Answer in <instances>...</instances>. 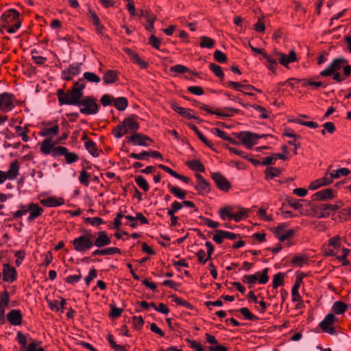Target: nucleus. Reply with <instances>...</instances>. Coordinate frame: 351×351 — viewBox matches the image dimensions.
Instances as JSON below:
<instances>
[{"mask_svg": "<svg viewBox=\"0 0 351 351\" xmlns=\"http://www.w3.org/2000/svg\"><path fill=\"white\" fill-rule=\"evenodd\" d=\"M172 109L180 114L183 117L188 118L189 119L198 120L199 117L196 116L193 110L189 108H184L180 106L178 104L173 103L171 104Z\"/></svg>", "mask_w": 351, "mask_h": 351, "instance_id": "15", "label": "nucleus"}, {"mask_svg": "<svg viewBox=\"0 0 351 351\" xmlns=\"http://www.w3.org/2000/svg\"><path fill=\"white\" fill-rule=\"evenodd\" d=\"M110 243L111 239L106 232L104 231H99L97 233V237H95V241H93V246L100 248L110 245Z\"/></svg>", "mask_w": 351, "mask_h": 351, "instance_id": "16", "label": "nucleus"}, {"mask_svg": "<svg viewBox=\"0 0 351 351\" xmlns=\"http://www.w3.org/2000/svg\"><path fill=\"white\" fill-rule=\"evenodd\" d=\"M274 233L281 242L289 241L294 236V230L289 229L285 223L278 226L274 230Z\"/></svg>", "mask_w": 351, "mask_h": 351, "instance_id": "6", "label": "nucleus"}, {"mask_svg": "<svg viewBox=\"0 0 351 351\" xmlns=\"http://www.w3.org/2000/svg\"><path fill=\"white\" fill-rule=\"evenodd\" d=\"M284 282V274L278 273L274 276L273 279V287L276 289L278 287L283 285Z\"/></svg>", "mask_w": 351, "mask_h": 351, "instance_id": "45", "label": "nucleus"}, {"mask_svg": "<svg viewBox=\"0 0 351 351\" xmlns=\"http://www.w3.org/2000/svg\"><path fill=\"white\" fill-rule=\"evenodd\" d=\"M219 214L223 220L233 219V213L230 207H223L219 209Z\"/></svg>", "mask_w": 351, "mask_h": 351, "instance_id": "34", "label": "nucleus"}, {"mask_svg": "<svg viewBox=\"0 0 351 351\" xmlns=\"http://www.w3.org/2000/svg\"><path fill=\"white\" fill-rule=\"evenodd\" d=\"M43 209L38 206L37 204L34 203H30V207H29V215L27 218V220L29 221H32V220L35 219L36 218L40 216L43 213Z\"/></svg>", "mask_w": 351, "mask_h": 351, "instance_id": "25", "label": "nucleus"}, {"mask_svg": "<svg viewBox=\"0 0 351 351\" xmlns=\"http://www.w3.org/2000/svg\"><path fill=\"white\" fill-rule=\"evenodd\" d=\"M20 163L17 160H13L7 171H5L8 180H15L19 174Z\"/></svg>", "mask_w": 351, "mask_h": 351, "instance_id": "17", "label": "nucleus"}, {"mask_svg": "<svg viewBox=\"0 0 351 351\" xmlns=\"http://www.w3.org/2000/svg\"><path fill=\"white\" fill-rule=\"evenodd\" d=\"M347 306H348L345 303L337 301L333 304L332 308L334 313L339 315L343 313L346 311Z\"/></svg>", "mask_w": 351, "mask_h": 351, "instance_id": "35", "label": "nucleus"}, {"mask_svg": "<svg viewBox=\"0 0 351 351\" xmlns=\"http://www.w3.org/2000/svg\"><path fill=\"white\" fill-rule=\"evenodd\" d=\"M89 178L88 173L85 170H82L79 176V181L81 184L87 186L89 184Z\"/></svg>", "mask_w": 351, "mask_h": 351, "instance_id": "56", "label": "nucleus"}, {"mask_svg": "<svg viewBox=\"0 0 351 351\" xmlns=\"http://www.w3.org/2000/svg\"><path fill=\"white\" fill-rule=\"evenodd\" d=\"M182 208V204L178 202H173L171 204V208L168 210L167 214L169 216H173L174 214Z\"/></svg>", "mask_w": 351, "mask_h": 351, "instance_id": "49", "label": "nucleus"}, {"mask_svg": "<svg viewBox=\"0 0 351 351\" xmlns=\"http://www.w3.org/2000/svg\"><path fill=\"white\" fill-rule=\"evenodd\" d=\"M350 173V171L347 168H341L337 170L332 171L331 173V176L333 178H339L341 176H347Z\"/></svg>", "mask_w": 351, "mask_h": 351, "instance_id": "46", "label": "nucleus"}, {"mask_svg": "<svg viewBox=\"0 0 351 351\" xmlns=\"http://www.w3.org/2000/svg\"><path fill=\"white\" fill-rule=\"evenodd\" d=\"M3 16L7 19L8 23L11 21H14L13 25L8 27L7 31L8 33L14 34L21 27V23L19 20V14L15 10H10L8 12L5 13Z\"/></svg>", "mask_w": 351, "mask_h": 351, "instance_id": "7", "label": "nucleus"}, {"mask_svg": "<svg viewBox=\"0 0 351 351\" xmlns=\"http://www.w3.org/2000/svg\"><path fill=\"white\" fill-rule=\"evenodd\" d=\"M128 141L132 143L134 145L147 147L149 145V143L152 142V140L146 135L141 133H136L132 134L128 138Z\"/></svg>", "mask_w": 351, "mask_h": 351, "instance_id": "11", "label": "nucleus"}, {"mask_svg": "<svg viewBox=\"0 0 351 351\" xmlns=\"http://www.w3.org/2000/svg\"><path fill=\"white\" fill-rule=\"evenodd\" d=\"M10 297L8 291L0 294V307L7 308L9 305Z\"/></svg>", "mask_w": 351, "mask_h": 351, "instance_id": "42", "label": "nucleus"}, {"mask_svg": "<svg viewBox=\"0 0 351 351\" xmlns=\"http://www.w3.org/2000/svg\"><path fill=\"white\" fill-rule=\"evenodd\" d=\"M338 250L333 248L329 244L324 247V252L327 256H336L337 255Z\"/></svg>", "mask_w": 351, "mask_h": 351, "instance_id": "63", "label": "nucleus"}, {"mask_svg": "<svg viewBox=\"0 0 351 351\" xmlns=\"http://www.w3.org/2000/svg\"><path fill=\"white\" fill-rule=\"evenodd\" d=\"M247 216V211L244 209L241 208L238 213H233V220L236 222H239L241 220L245 219Z\"/></svg>", "mask_w": 351, "mask_h": 351, "instance_id": "48", "label": "nucleus"}, {"mask_svg": "<svg viewBox=\"0 0 351 351\" xmlns=\"http://www.w3.org/2000/svg\"><path fill=\"white\" fill-rule=\"evenodd\" d=\"M56 144H58L57 142H53L51 138H46L40 144V151L44 155H52Z\"/></svg>", "mask_w": 351, "mask_h": 351, "instance_id": "18", "label": "nucleus"}, {"mask_svg": "<svg viewBox=\"0 0 351 351\" xmlns=\"http://www.w3.org/2000/svg\"><path fill=\"white\" fill-rule=\"evenodd\" d=\"M341 238L339 236H335L328 241V244L332 246L333 248L339 249L341 247Z\"/></svg>", "mask_w": 351, "mask_h": 351, "instance_id": "61", "label": "nucleus"}, {"mask_svg": "<svg viewBox=\"0 0 351 351\" xmlns=\"http://www.w3.org/2000/svg\"><path fill=\"white\" fill-rule=\"evenodd\" d=\"M198 193L202 195H204L210 191V186L206 180H202L197 182V185L195 186Z\"/></svg>", "mask_w": 351, "mask_h": 351, "instance_id": "28", "label": "nucleus"}, {"mask_svg": "<svg viewBox=\"0 0 351 351\" xmlns=\"http://www.w3.org/2000/svg\"><path fill=\"white\" fill-rule=\"evenodd\" d=\"M114 106L118 110H124L128 106V100L123 97L114 99Z\"/></svg>", "mask_w": 351, "mask_h": 351, "instance_id": "33", "label": "nucleus"}, {"mask_svg": "<svg viewBox=\"0 0 351 351\" xmlns=\"http://www.w3.org/2000/svg\"><path fill=\"white\" fill-rule=\"evenodd\" d=\"M199 46L202 48H212L214 46V40L208 36H201Z\"/></svg>", "mask_w": 351, "mask_h": 351, "instance_id": "38", "label": "nucleus"}, {"mask_svg": "<svg viewBox=\"0 0 351 351\" xmlns=\"http://www.w3.org/2000/svg\"><path fill=\"white\" fill-rule=\"evenodd\" d=\"M85 88V83L82 80L76 82L72 90L64 93L62 90L58 91V97L61 105L78 106L83 95L82 90Z\"/></svg>", "mask_w": 351, "mask_h": 351, "instance_id": "1", "label": "nucleus"}, {"mask_svg": "<svg viewBox=\"0 0 351 351\" xmlns=\"http://www.w3.org/2000/svg\"><path fill=\"white\" fill-rule=\"evenodd\" d=\"M83 76L84 79L90 82L98 84L101 81L100 77L92 72H85Z\"/></svg>", "mask_w": 351, "mask_h": 351, "instance_id": "43", "label": "nucleus"}, {"mask_svg": "<svg viewBox=\"0 0 351 351\" xmlns=\"http://www.w3.org/2000/svg\"><path fill=\"white\" fill-rule=\"evenodd\" d=\"M278 174H279V171L277 169L274 168V167H269V168H267V169L265 170L266 178L268 180L272 179L274 177L278 176Z\"/></svg>", "mask_w": 351, "mask_h": 351, "instance_id": "58", "label": "nucleus"}, {"mask_svg": "<svg viewBox=\"0 0 351 351\" xmlns=\"http://www.w3.org/2000/svg\"><path fill=\"white\" fill-rule=\"evenodd\" d=\"M189 167L196 171L204 172L205 168L202 163L198 160H191L186 162Z\"/></svg>", "mask_w": 351, "mask_h": 351, "instance_id": "32", "label": "nucleus"}, {"mask_svg": "<svg viewBox=\"0 0 351 351\" xmlns=\"http://www.w3.org/2000/svg\"><path fill=\"white\" fill-rule=\"evenodd\" d=\"M3 280L8 282H12L16 278V269L10 267L9 264H5L3 270Z\"/></svg>", "mask_w": 351, "mask_h": 351, "instance_id": "19", "label": "nucleus"}, {"mask_svg": "<svg viewBox=\"0 0 351 351\" xmlns=\"http://www.w3.org/2000/svg\"><path fill=\"white\" fill-rule=\"evenodd\" d=\"M227 84L229 87L232 88L237 91L241 92V91H243V89H244L245 90H255L257 92H259V93L261 92V90L256 89L255 87H254L253 86L250 85V84H242L240 82H232V81H230V82H227Z\"/></svg>", "mask_w": 351, "mask_h": 351, "instance_id": "22", "label": "nucleus"}, {"mask_svg": "<svg viewBox=\"0 0 351 351\" xmlns=\"http://www.w3.org/2000/svg\"><path fill=\"white\" fill-rule=\"evenodd\" d=\"M212 178L217 187L223 191H228L230 188V184L228 180L219 173H213Z\"/></svg>", "mask_w": 351, "mask_h": 351, "instance_id": "13", "label": "nucleus"}, {"mask_svg": "<svg viewBox=\"0 0 351 351\" xmlns=\"http://www.w3.org/2000/svg\"><path fill=\"white\" fill-rule=\"evenodd\" d=\"M114 101V98L108 94L104 95L101 98V103L104 106H108Z\"/></svg>", "mask_w": 351, "mask_h": 351, "instance_id": "64", "label": "nucleus"}, {"mask_svg": "<svg viewBox=\"0 0 351 351\" xmlns=\"http://www.w3.org/2000/svg\"><path fill=\"white\" fill-rule=\"evenodd\" d=\"M274 56H270L267 53H263V57L267 61L265 66L269 71L275 73L277 68V61L274 59Z\"/></svg>", "mask_w": 351, "mask_h": 351, "instance_id": "27", "label": "nucleus"}, {"mask_svg": "<svg viewBox=\"0 0 351 351\" xmlns=\"http://www.w3.org/2000/svg\"><path fill=\"white\" fill-rule=\"evenodd\" d=\"M210 69L219 77H223L224 74L219 66L216 64L210 63L209 64Z\"/></svg>", "mask_w": 351, "mask_h": 351, "instance_id": "51", "label": "nucleus"}, {"mask_svg": "<svg viewBox=\"0 0 351 351\" xmlns=\"http://www.w3.org/2000/svg\"><path fill=\"white\" fill-rule=\"evenodd\" d=\"M85 147L87 151L94 157H97L99 155L100 150L97 147L95 143L93 141H88L85 143Z\"/></svg>", "mask_w": 351, "mask_h": 351, "instance_id": "30", "label": "nucleus"}, {"mask_svg": "<svg viewBox=\"0 0 351 351\" xmlns=\"http://www.w3.org/2000/svg\"><path fill=\"white\" fill-rule=\"evenodd\" d=\"M81 71V64L74 63L69 66L68 69V73L72 75H75L80 73Z\"/></svg>", "mask_w": 351, "mask_h": 351, "instance_id": "52", "label": "nucleus"}, {"mask_svg": "<svg viewBox=\"0 0 351 351\" xmlns=\"http://www.w3.org/2000/svg\"><path fill=\"white\" fill-rule=\"evenodd\" d=\"M93 236L90 233L81 234L72 241L73 249L80 253H84L93 247Z\"/></svg>", "mask_w": 351, "mask_h": 351, "instance_id": "3", "label": "nucleus"}, {"mask_svg": "<svg viewBox=\"0 0 351 351\" xmlns=\"http://www.w3.org/2000/svg\"><path fill=\"white\" fill-rule=\"evenodd\" d=\"M187 71H189V69L186 66L182 64H177L170 68V72L174 73L176 74L183 73Z\"/></svg>", "mask_w": 351, "mask_h": 351, "instance_id": "53", "label": "nucleus"}, {"mask_svg": "<svg viewBox=\"0 0 351 351\" xmlns=\"http://www.w3.org/2000/svg\"><path fill=\"white\" fill-rule=\"evenodd\" d=\"M80 112L84 114H95L98 112V105L90 97H86L80 101Z\"/></svg>", "mask_w": 351, "mask_h": 351, "instance_id": "5", "label": "nucleus"}, {"mask_svg": "<svg viewBox=\"0 0 351 351\" xmlns=\"http://www.w3.org/2000/svg\"><path fill=\"white\" fill-rule=\"evenodd\" d=\"M64 200L62 198H56L55 197H49L47 199L40 200V203L46 207H56L61 206L64 204Z\"/></svg>", "mask_w": 351, "mask_h": 351, "instance_id": "24", "label": "nucleus"}, {"mask_svg": "<svg viewBox=\"0 0 351 351\" xmlns=\"http://www.w3.org/2000/svg\"><path fill=\"white\" fill-rule=\"evenodd\" d=\"M66 304V300L62 299L60 302L58 301H53L49 303L50 308L52 310L63 311L64 306Z\"/></svg>", "mask_w": 351, "mask_h": 351, "instance_id": "44", "label": "nucleus"}, {"mask_svg": "<svg viewBox=\"0 0 351 351\" xmlns=\"http://www.w3.org/2000/svg\"><path fill=\"white\" fill-rule=\"evenodd\" d=\"M240 313L248 320H254L256 317L250 311V310L243 307L239 309Z\"/></svg>", "mask_w": 351, "mask_h": 351, "instance_id": "62", "label": "nucleus"}, {"mask_svg": "<svg viewBox=\"0 0 351 351\" xmlns=\"http://www.w3.org/2000/svg\"><path fill=\"white\" fill-rule=\"evenodd\" d=\"M9 322L14 326H19L22 323V314L19 310H12L7 315Z\"/></svg>", "mask_w": 351, "mask_h": 351, "instance_id": "21", "label": "nucleus"}, {"mask_svg": "<svg viewBox=\"0 0 351 351\" xmlns=\"http://www.w3.org/2000/svg\"><path fill=\"white\" fill-rule=\"evenodd\" d=\"M168 187L169 189V191L171 193H173L176 197L183 199L186 197V192L184 191H182L179 188L172 186L171 184L168 185Z\"/></svg>", "mask_w": 351, "mask_h": 351, "instance_id": "36", "label": "nucleus"}, {"mask_svg": "<svg viewBox=\"0 0 351 351\" xmlns=\"http://www.w3.org/2000/svg\"><path fill=\"white\" fill-rule=\"evenodd\" d=\"M67 151H68V149L65 147H62V146L55 147L53 150V153H52L51 156L53 157L62 156H64L65 154H66Z\"/></svg>", "mask_w": 351, "mask_h": 351, "instance_id": "50", "label": "nucleus"}, {"mask_svg": "<svg viewBox=\"0 0 351 351\" xmlns=\"http://www.w3.org/2000/svg\"><path fill=\"white\" fill-rule=\"evenodd\" d=\"M335 197L334 191L331 189H326L319 191L313 194V200H326L332 199Z\"/></svg>", "mask_w": 351, "mask_h": 351, "instance_id": "20", "label": "nucleus"}, {"mask_svg": "<svg viewBox=\"0 0 351 351\" xmlns=\"http://www.w3.org/2000/svg\"><path fill=\"white\" fill-rule=\"evenodd\" d=\"M237 137L241 141L242 144L247 148L250 149L256 144L259 138H265V134H257L249 131L241 132L236 134Z\"/></svg>", "mask_w": 351, "mask_h": 351, "instance_id": "4", "label": "nucleus"}, {"mask_svg": "<svg viewBox=\"0 0 351 351\" xmlns=\"http://www.w3.org/2000/svg\"><path fill=\"white\" fill-rule=\"evenodd\" d=\"M336 317L332 314H328L325 318L320 322L319 326L322 330L330 335L336 334V330L332 325L337 322Z\"/></svg>", "mask_w": 351, "mask_h": 351, "instance_id": "9", "label": "nucleus"}, {"mask_svg": "<svg viewBox=\"0 0 351 351\" xmlns=\"http://www.w3.org/2000/svg\"><path fill=\"white\" fill-rule=\"evenodd\" d=\"M60 127L56 124L51 127H45L39 132V135L46 138H51L57 135L59 132Z\"/></svg>", "mask_w": 351, "mask_h": 351, "instance_id": "23", "label": "nucleus"}, {"mask_svg": "<svg viewBox=\"0 0 351 351\" xmlns=\"http://www.w3.org/2000/svg\"><path fill=\"white\" fill-rule=\"evenodd\" d=\"M64 157L66 162L68 164L73 163L79 159L78 156L75 153L69 152V151L66 152V154H65Z\"/></svg>", "mask_w": 351, "mask_h": 351, "instance_id": "57", "label": "nucleus"}, {"mask_svg": "<svg viewBox=\"0 0 351 351\" xmlns=\"http://www.w3.org/2000/svg\"><path fill=\"white\" fill-rule=\"evenodd\" d=\"M135 182L138 186L144 191H147L149 189V184L147 180L141 176L135 178Z\"/></svg>", "mask_w": 351, "mask_h": 351, "instance_id": "41", "label": "nucleus"}, {"mask_svg": "<svg viewBox=\"0 0 351 351\" xmlns=\"http://www.w3.org/2000/svg\"><path fill=\"white\" fill-rule=\"evenodd\" d=\"M147 156H149V151H143L138 154L132 153L130 154V158L139 160H145Z\"/></svg>", "mask_w": 351, "mask_h": 351, "instance_id": "59", "label": "nucleus"}, {"mask_svg": "<svg viewBox=\"0 0 351 351\" xmlns=\"http://www.w3.org/2000/svg\"><path fill=\"white\" fill-rule=\"evenodd\" d=\"M223 233H225V230H217L213 237V241L218 244L222 243L223 240L225 239V234Z\"/></svg>", "mask_w": 351, "mask_h": 351, "instance_id": "54", "label": "nucleus"}, {"mask_svg": "<svg viewBox=\"0 0 351 351\" xmlns=\"http://www.w3.org/2000/svg\"><path fill=\"white\" fill-rule=\"evenodd\" d=\"M214 58L219 63H224L226 62L227 58L224 53L219 50H216L214 52Z\"/></svg>", "mask_w": 351, "mask_h": 351, "instance_id": "60", "label": "nucleus"}, {"mask_svg": "<svg viewBox=\"0 0 351 351\" xmlns=\"http://www.w3.org/2000/svg\"><path fill=\"white\" fill-rule=\"evenodd\" d=\"M257 280L258 276L256 275V274L253 275H245L243 278V282L250 285L255 284L257 282Z\"/></svg>", "mask_w": 351, "mask_h": 351, "instance_id": "55", "label": "nucleus"}, {"mask_svg": "<svg viewBox=\"0 0 351 351\" xmlns=\"http://www.w3.org/2000/svg\"><path fill=\"white\" fill-rule=\"evenodd\" d=\"M117 74L116 71L108 70L106 71L103 77V80L105 84H112L117 80Z\"/></svg>", "mask_w": 351, "mask_h": 351, "instance_id": "31", "label": "nucleus"}, {"mask_svg": "<svg viewBox=\"0 0 351 351\" xmlns=\"http://www.w3.org/2000/svg\"><path fill=\"white\" fill-rule=\"evenodd\" d=\"M30 207V204L23 205L21 204L19 206V210L13 213V217L15 218H19L23 215H25L27 212H29Z\"/></svg>", "mask_w": 351, "mask_h": 351, "instance_id": "37", "label": "nucleus"}, {"mask_svg": "<svg viewBox=\"0 0 351 351\" xmlns=\"http://www.w3.org/2000/svg\"><path fill=\"white\" fill-rule=\"evenodd\" d=\"M14 106V99L12 94L4 93L0 95V110L8 112Z\"/></svg>", "mask_w": 351, "mask_h": 351, "instance_id": "12", "label": "nucleus"}, {"mask_svg": "<svg viewBox=\"0 0 351 351\" xmlns=\"http://www.w3.org/2000/svg\"><path fill=\"white\" fill-rule=\"evenodd\" d=\"M268 269H264L262 272H256V275L258 276V280L260 284L264 285L268 281L267 276Z\"/></svg>", "mask_w": 351, "mask_h": 351, "instance_id": "47", "label": "nucleus"}, {"mask_svg": "<svg viewBox=\"0 0 351 351\" xmlns=\"http://www.w3.org/2000/svg\"><path fill=\"white\" fill-rule=\"evenodd\" d=\"M339 207L337 204H322L315 207V212L319 218H325L328 217L332 211L337 210Z\"/></svg>", "mask_w": 351, "mask_h": 351, "instance_id": "10", "label": "nucleus"}, {"mask_svg": "<svg viewBox=\"0 0 351 351\" xmlns=\"http://www.w3.org/2000/svg\"><path fill=\"white\" fill-rule=\"evenodd\" d=\"M189 127L191 128V130H193L195 133L197 135V136L199 137V138L202 141L204 142L208 147H212V143L208 141L206 138L205 136L203 135V134L202 132H200L199 131V130L197 129V126H195V125L193 124H190L189 125Z\"/></svg>", "mask_w": 351, "mask_h": 351, "instance_id": "39", "label": "nucleus"}, {"mask_svg": "<svg viewBox=\"0 0 351 351\" xmlns=\"http://www.w3.org/2000/svg\"><path fill=\"white\" fill-rule=\"evenodd\" d=\"M90 14L91 22L95 25L97 33L99 34H101L104 27L101 23L99 16L94 12H90Z\"/></svg>", "mask_w": 351, "mask_h": 351, "instance_id": "29", "label": "nucleus"}, {"mask_svg": "<svg viewBox=\"0 0 351 351\" xmlns=\"http://www.w3.org/2000/svg\"><path fill=\"white\" fill-rule=\"evenodd\" d=\"M274 56L276 57H278L280 63L286 67L288 66L289 63L295 62L297 60L296 54L294 51H291L288 55L278 51H275Z\"/></svg>", "mask_w": 351, "mask_h": 351, "instance_id": "14", "label": "nucleus"}, {"mask_svg": "<svg viewBox=\"0 0 351 351\" xmlns=\"http://www.w3.org/2000/svg\"><path fill=\"white\" fill-rule=\"evenodd\" d=\"M346 63V59L339 58L334 60L325 69L321 71L320 75L325 77L331 76L334 73H339Z\"/></svg>", "mask_w": 351, "mask_h": 351, "instance_id": "8", "label": "nucleus"}, {"mask_svg": "<svg viewBox=\"0 0 351 351\" xmlns=\"http://www.w3.org/2000/svg\"><path fill=\"white\" fill-rule=\"evenodd\" d=\"M125 52L129 56V57L134 61V63L138 64L141 68H146L147 63L142 60L138 55L130 49H125Z\"/></svg>", "mask_w": 351, "mask_h": 351, "instance_id": "26", "label": "nucleus"}, {"mask_svg": "<svg viewBox=\"0 0 351 351\" xmlns=\"http://www.w3.org/2000/svg\"><path fill=\"white\" fill-rule=\"evenodd\" d=\"M139 129V124L133 117L125 118L112 130L116 138H120L126 134L134 133Z\"/></svg>", "mask_w": 351, "mask_h": 351, "instance_id": "2", "label": "nucleus"}, {"mask_svg": "<svg viewBox=\"0 0 351 351\" xmlns=\"http://www.w3.org/2000/svg\"><path fill=\"white\" fill-rule=\"evenodd\" d=\"M107 339L108 340V342L110 345V346L116 351H128V349L125 346L118 345L115 343V341L113 339V337L112 335H108L107 336Z\"/></svg>", "mask_w": 351, "mask_h": 351, "instance_id": "40", "label": "nucleus"}]
</instances>
